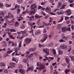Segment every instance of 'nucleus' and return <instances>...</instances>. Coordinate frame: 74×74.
<instances>
[{"mask_svg":"<svg viewBox=\"0 0 74 74\" xmlns=\"http://www.w3.org/2000/svg\"><path fill=\"white\" fill-rule=\"evenodd\" d=\"M20 27L21 29H24L25 27V26L24 25L22 24L21 25Z\"/></svg>","mask_w":74,"mask_h":74,"instance_id":"nucleus-34","label":"nucleus"},{"mask_svg":"<svg viewBox=\"0 0 74 74\" xmlns=\"http://www.w3.org/2000/svg\"><path fill=\"white\" fill-rule=\"evenodd\" d=\"M10 65L11 66H12V67H16V64L12 62L10 63Z\"/></svg>","mask_w":74,"mask_h":74,"instance_id":"nucleus-13","label":"nucleus"},{"mask_svg":"<svg viewBox=\"0 0 74 74\" xmlns=\"http://www.w3.org/2000/svg\"><path fill=\"white\" fill-rule=\"evenodd\" d=\"M37 24L38 25H41V23L40 22V21H37Z\"/></svg>","mask_w":74,"mask_h":74,"instance_id":"nucleus-55","label":"nucleus"},{"mask_svg":"<svg viewBox=\"0 0 74 74\" xmlns=\"http://www.w3.org/2000/svg\"><path fill=\"white\" fill-rule=\"evenodd\" d=\"M10 31V29L9 28H6L5 29V32H8Z\"/></svg>","mask_w":74,"mask_h":74,"instance_id":"nucleus-61","label":"nucleus"},{"mask_svg":"<svg viewBox=\"0 0 74 74\" xmlns=\"http://www.w3.org/2000/svg\"><path fill=\"white\" fill-rule=\"evenodd\" d=\"M32 52L35 51L36 49V48H34V47H32Z\"/></svg>","mask_w":74,"mask_h":74,"instance_id":"nucleus-62","label":"nucleus"},{"mask_svg":"<svg viewBox=\"0 0 74 74\" xmlns=\"http://www.w3.org/2000/svg\"><path fill=\"white\" fill-rule=\"evenodd\" d=\"M65 14L66 15H70L71 14V10L70 9H68L65 12Z\"/></svg>","mask_w":74,"mask_h":74,"instance_id":"nucleus-12","label":"nucleus"},{"mask_svg":"<svg viewBox=\"0 0 74 74\" xmlns=\"http://www.w3.org/2000/svg\"><path fill=\"white\" fill-rule=\"evenodd\" d=\"M25 42L27 45H29L32 42V39L30 38H26L25 39Z\"/></svg>","mask_w":74,"mask_h":74,"instance_id":"nucleus-5","label":"nucleus"},{"mask_svg":"<svg viewBox=\"0 0 74 74\" xmlns=\"http://www.w3.org/2000/svg\"><path fill=\"white\" fill-rule=\"evenodd\" d=\"M41 63L40 62H37V67H40V65H41Z\"/></svg>","mask_w":74,"mask_h":74,"instance_id":"nucleus-38","label":"nucleus"},{"mask_svg":"<svg viewBox=\"0 0 74 74\" xmlns=\"http://www.w3.org/2000/svg\"><path fill=\"white\" fill-rule=\"evenodd\" d=\"M61 65H62V66H63L64 67H66V66H67V64L65 63H62Z\"/></svg>","mask_w":74,"mask_h":74,"instance_id":"nucleus-39","label":"nucleus"},{"mask_svg":"<svg viewBox=\"0 0 74 74\" xmlns=\"http://www.w3.org/2000/svg\"><path fill=\"white\" fill-rule=\"evenodd\" d=\"M53 34H54V32H53V31H52L51 32L50 35L53 36Z\"/></svg>","mask_w":74,"mask_h":74,"instance_id":"nucleus-58","label":"nucleus"},{"mask_svg":"<svg viewBox=\"0 0 74 74\" xmlns=\"http://www.w3.org/2000/svg\"><path fill=\"white\" fill-rule=\"evenodd\" d=\"M67 19H69V17L68 16H65V21H67Z\"/></svg>","mask_w":74,"mask_h":74,"instance_id":"nucleus-53","label":"nucleus"},{"mask_svg":"<svg viewBox=\"0 0 74 74\" xmlns=\"http://www.w3.org/2000/svg\"><path fill=\"white\" fill-rule=\"evenodd\" d=\"M19 23L18 22L16 21L15 22V27H18L19 26Z\"/></svg>","mask_w":74,"mask_h":74,"instance_id":"nucleus-29","label":"nucleus"},{"mask_svg":"<svg viewBox=\"0 0 74 74\" xmlns=\"http://www.w3.org/2000/svg\"><path fill=\"white\" fill-rule=\"evenodd\" d=\"M71 61H74V56H73L72 59H71Z\"/></svg>","mask_w":74,"mask_h":74,"instance_id":"nucleus-64","label":"nucleus"},{"mask_svg":"<svg viewBox=\"0 0 74 74\" xmlns=\"http://www.w3.org/2000/svg\"><path fill=\"white\" fill-rule=\"evenodd\" d=\"M45 11L46 12H48L49 14L51 13V9L50 6H47L45 9Z\"/></svg>","mask_w":74,"mask_h":74,"instance_id":"nucleus-8","label":"nucleus"},{"mask_svg":"<svg viewBox=\"0 0 74 74\" xmlns=\"http://www.w3.org/2000/svg\"><path fill=\"white\" fill-rule=\"evenodd\" d=\"M47 37H48V35L47 34H45L43 35V40H40L41 42H44L47 40Z\"/></svg>","mask_w":74,"mask_h":74,"instance_id":"nucleus-9","label":"nucleus"},{"mask_svg":"<svg viewBox=\"0 0 74 74\" xmlns=\"http://www.w3.org/2000/svg\"><path fill=\"white\" fill-rule=\"evenodd\" d=\"M66 31H69V32H71V27H68L67 28H66Z\"/></svg>","mask_w":74,"mask_h":74,"instance_id":"nucleus-25","label":"nucleus"},{"mask_svg":"<svg viewBox=\"0 0 74 74\" xmlns=\"http://www.w3.org/2000/svg\"><path fill=\"white\" fill-rule=\"evenodd\" d=\"M34 68V67L33 66H30V67H28V69L27 70V71L28 72L29 70H33Z\"/></svg>","mask_w":74,"mask_h":74,"instance_id":"nucleus-17","label":"nucleus"},{"mask_svg":"<svg viewBox=\"0 0 74 74\" xmlns=\"http://www.w3.org/2000/svg\"><path fill=\"white\" fill-rule=\"evenodd\" d=\"M68 49H69L68 50V52H70V51H71V46H69L68 47Z\"/></svg>","mask_w":74,"mask_h":74,"instance_id":"nucleus-28","label":"nucleus"},{"mask_svg":"<svg viewBox=\"0 0 74 74\" xmlns=\"http://www.w3.org/2000/svg\"><path fill=\"white\" fill-rule=\"evenodd\" d=\"M58 29L59 30L60 29H61V27L60 25H58V27H57Z\"/></svg>","mask_w":74,"mask_h":74,"instance_id":"nucleus-45","label":"nucleus"},{"mask_svg":"<svg viewBox=\"0 0 74 74\" xmlns=\"http://www.w3.org/2000/svg\"><path fill=\"white\" fill-rule=\"evenodd\" d=\"M62 32H66L67 31L66 28L65 27H62Z\"/></svg>","mask_w":74,"mask_h":74,"instance_id":"nucleus-20","label":"nucleus"},{"mask_svg":"<svg viewBox=\"0 0 74 74\" xmlns=\"http://www.w3.org/2000/svg\"><path fill=\"white\" fill-rule=\"evenodd\" d=\"M30 8L32 10L31 12H28L29 15H32L33 14H34L36 12V10H37V5L36 4H32L30 6Z\"/></svg>","mask_w":74,"mask_h":74,"instance_id":"nucleus-1","label":"nucleus"},{"mask_svg":"<svg viewBox=\"0 0 74 74\" xmlns=\"http://www.w3.org/2000/svg\"><path fill=\"white\" fill-rule=\"evenodd\" d=\"M9 36L10 37V38H12V39H14L15 38L12 36L11 35H10Z\"/></svg>","mask_w":74,"mask_h":74,"instance_id":"nucleus-54","label":"nucleus"},{"mask_svg":"<svg viewBox=\"0 0 74 74\" xmlns=\"http://www.w3.org/2000/svg\"><path fill=\"white\" fill-rule=\"evenodd\" d=\"M26 57L27 59H30V56L29 55H27L26 56Z\"/></svg>","mask_w":74,"mask_h":74,"instance_id":"nucleus-52","label":"nucleus"},{"mask_svg":"<svg viewBox=\"0 0 74 74\" xmlns=\"http://www.w3.org/2000/svg\"><path fill=\"white\" fill-rule=\"evenodd\" d=\"M23 17H19L18 19V21H21V20H23Z\"/></svg>","mask_w":74,"mask_h":74,"instance_id":"nucleus-37","label":"nucleus"},{"mask_svg":"<svg viewBox=\"0 0 74 74\" xmlns=\"http://www.w3.org/2000/svg\"><path fill=\"white\" fill-rule=\"evenodd\" d=\"M71 28L72 29V30H74V26L73 25H72L71 26Z\"/></svg>","mask_w":74,"mask_h":74,"instance_id":"nucleus-59","label":"nucleus"},{"mask_svg":"<svg viewBox=\"0 0 74 74\" xmlns=\"http://www.w3.org/2000/svg\"><path fill=\"white\" fill-rule=\"evenodd\" d=\"M43 52L44 53H46V55L47 56L49 55V49L48 48H46L45 49H43Z\"/></svg>","mask_w":74,"mask_h":74,"instance_id":"nucleus-6","label":"nucleus"},{"mask_svg":"<svg viewBox=\"0 0 74 74\" xmlns=\"http://www.w3.org/2000/svg\"><path fill=\"white\" fill-rule=\"evenodd\" d=\"M61 36L62 37V39H64V40H66V41H68V39H70V37L69 36H64V34L63 33L61 34Z\"/></svg>","mask_w":74,"mask_h":74,"instance_id":"nucleus-4","label":"nucleus"},{"mask_svg":"<svg viewBox=\"0 0 74 74\" xmlns=\"http://www.w3.org/2000/svg\"><path fill=\"white\" fill-rule=\"evenodd\" d=\"M14 18V15L12 14H11L10 16H9V18L11 19H12V18Z\"/></svg>","mask_w":74,"mask_h":74,"instance_id":"nucleus-31","label":"nucleus"},{"mask_svg":"<svg viewBox=\"0 0 74 74\" xmlns=\"http://www.w3.org/2000/svg\"><path fill=\"white\" fill-rule=\"evenodd\" d=\"M17 13L18 14H19V12H21V9H17Z\"/></svg>","mask_w":74,"mask_h":74,"instance_id":"nucleus-43","label":"nucleus"},{"mask_svg":"<svg viewBox=\"0 0 74 74\" xmlns=\"http://www.w3.org/2000/svg\"><path fill=\"white\" fill-rule=\"evenodd\" d=\"M12 61L13 62H15L16 63H18V59H16L14 57H12Z\"/></svg>","mask_w":74,"mask_h":74,"instance_id":"nucleus-14","label":"nucleus"},{"mask_svg":"<svg viewBox=\"0 0 74 74\" xmlns=\"http://www.w3.org/2000/svg\"><path fill=\"white\" fill-rule=\"evenodd\" d=\"M66 62L68 64L70 63V59L69 58H65Z\"/></svg>","mask_w":74,"mask_h":74,"instance_id":"nucleus-23","label":"nucleus"},{"mask_svg":"<svg viewBox=\"0 0 74 74\" xmlns=\"http://www.w3.org/2000/svg\"><path fill=\"white\" fill-rule=\"evenodd\" d=\"M65 8V5H62V7L60 8V9L61 10L62 9H64Z\"/></svg>","mask_w":74,"mask_h":74,"instance_id":"nucleus-49","label":"nucleus"},{"mask_svg":"<svg viewBox=\"0 0 74 74\" xmlns=\"http://www.w3.org/2000/svg\"><path fill=\"white\" fill-rule=\"evenodd\" d=\"M28 23L29 24V26H30L31 27H32V23L31 21H29L28 22Z\"/></svg>","mask_w":74,"mask_h":74,"instance_id":"nucleus-33","label":"nucleus"},{"mask_svg":"<svg viewBox=\"0 0 74 74\" xmlns=\"http://www.w3.org/2000/svg\"><path fill=\"white\" fill-rule=\"evenodd\" d=\"M64 19V17L63 16H62L60 20L58 21V22L59 23L60 22H62L63 21Z\"/></svg>","mask_w":74,"mask_h":74,"instance_id":"nucleus-22","label":"nucleus"},{"mask_svg":"<svg viewBox=\"0 0 74 74\" xmlns=\"http://www.w3.org/2000/svg\"><path fill=\"white\" fill-rule=\"evenodd\" d=\"M23 62L24 63H29V60L27 59V58H24L23 60Z\"/></svg>","mask_w":74,"mask_h":74,"instance_id":"nucleus-16","label":"nucleus"},{"mask_svg":"<svg viewBox=\"0 0 74 74\" xmlns=\"http://www.w3.org/2000/svg\"><path fill=\"white\" fill-rule=\"evenodd\" d=\"M21 46H22V42H20L19 44L18 47H19V48H20L21 47Z\"/></svg>","mask_w":74,"mask_h":74,"instance_id":"nucleus-47","label":"nucleus"},{"mask_svg":"<svg viewBox=\"0 0 74 74\" xmlns=\"http://www.w3.org/2000/svg\"><path fill=\"white\" fill-rule=\"evenodd\" d=\"M4 7V5L3 4L2 2H0V8H3Z\"/></svg>","mask_w":74,"mask_h":74,"instance_id":"nucleus-36","label":"nucleus"},{"mask_svg":"<svg viewBox=\"0 0 74 74\" xmlns=\"http://www.w3.org/2000/svg\"><path fill=\"white\" fill-rule=\"evenodd\" d=\"M14 21H15V18H13L12 20L11 21L10 23H12L11 24H10L11 25H12L14 23Z\"/></svg>","mask_w":74,"mask_h":74,"instance_id":"nucleus-26","label":"nucleus"},{"mask_svg":"<svg viewBox=\"0 0 74 74\" xmlns=\"http://www.w3.org/2000/svg\"><path fill=\"white\" fill-rule=\"evenodd\" d=\"M1 44L3 47H5L7 43L6 42H5V41H3L1 42Z\"/></svg>","mask_w":74,"mask_h":74,"instance_id":"nucleus-21","label":"nucleus"},{"mask_svg":"<svg viewBox=\"0 0 74 74\" xmlns=\"http://www.w3.org/2000/svg\"><path fill=\"white\" fill-rule=\"evenodd\" d=\"M35 18L38 19L39 18V15L37 14L35 15Z\"/></svg>","mask_w":74,"mask_h":74,"instance_id":"nucleus-35","label":"nucleus"},{"mask_svg":"<svg viewBox=\"0 0 74 74\" xmlns=\"http://www.w3.org/2000/svg\"><path fill=\"white\" fill-rule=\"evenodd\" d=\"M47 32V30H46V28H44L43 29V33H45Z\"/></svg>","mask_w":74,"mask_h":74,"instance_id":"nucleus-46","label":"nucleus"},{"mask_svg":"<svg viewBox=\"0 0 74 74\" xmlns=\"http://www.w3.org/2000/svg\"><path fill=\"white\" fill-rule=\"evenodd\" d=\"M60 47L62 49H66L67 48V45L62 44L60 46Z\"/></svg>","mask_w":74,"mask_h":74,"instance_id":"nucleus-11","label":"nucleus"},{"mask_svg":"<svg viewBox=\"0 0 74 74\" xmlns=\"http://www.w3.org/2000/svg\"><path fill=\"white\" fill-rule=\"evenodd\" d=\"M53 45V43H52L48 45V47H52Z\"/></svg>","mask_w":74,"mask_h":74,"instance_id":"nucleus-40","label":"nucleus"},{"mask_svg":"<svg viewBox=\"0 0 74 74\" xmlns=\"http://www.w3.org/2000/svg\"><path fill=\"white\" fill-rule=\"evenodd\" d=\"M45 69L44 66L42 65L40 66V67L39 68V70H42V69Z\"/></svg>","mask_w":74,"mask_h":74,"instance_id":"nucleus-24","label":"nucleus"},{"mask_svg":"<svg viewBox=\"0 0 74 74\" xmlns=\"http://www.w3.org/2000/svg\"><path fill=\"white\" fill-rule=\"evenodd\" d=\"M46 23L44 22H42V26H46Z\"/></svg>","mask_w":74,"mask_h":74,"instance_id":"nucleus-50","label":"nucleus"},{"mask_svg":"<svg viewBox=\"0 0 74 74\" xmlns=\"http://www.w3.org/2000/svg\"><path fill=\"white\" fill-rule=\"evenodd\" d=\"M10 32H16L15 30L13 29H10Z\"/></svg>","mask_w":74,"mask_h":74,"instance_id":"nucleus-41","label":"nucleus"},{"mask_svg":"<svg viewBox=\"0 0 74 74\" xmlns=\"http://www.w3.org/2000/svg\"><path fill=\"white\" fill-rule=\"evenodd\" d=\"M44 27H45V26H44V25H41L38 27V28H44Z\"/></svg>","mask_w":74,"mask_h":74,"instance_id":"nucleus-51","label":"nucleus"},{"mask_svg":"<svg viewBox=\"0 0 74 74\" xmlns=\"http://www.w3.org/2000/svg\"><path fill=\"white\" fill-rule=\"evenodd\" d=\"M5 6L6 7H10L11 6V4L9 5L8 4H5Z\"/></svg>","mask_w":74,"mask_h":74,"instance_id":"nucleus-42","label":"nucleus"},{"mask_svg":"<svg viewBox=\"0 0 74 74\" xmlns=\"http://www.w3.org/2000/svg\"><path fill=\"white\" fill-rule=\"evenodd\" d=\"M8 18H9V17L8 16H6L4 17L5 19H8Z\"/></svg>","mask_w":74,"mask_h":74,"instance_id":"nucleus-56","label":"nucleus"},{"mask_svg":"<svg viewBox=\"0 0 74 74\" xmlns=\"http://www.w3.org/2000/svg\"><path fill=\"white\" fill-rule=\"evenodd\" d=\"M33 49V47L32 48H29V51H30V52H32V49Z\"/></svg>","mask_w":74,"mask_h":74,"instance_id":"nucleus-57","label":"nucleus"},{"mask_svg":"<svg viewBox=\"0 0 74 74\" xmlns=\"http://www.w3.org/2000/svg\"><path fill=\"white\" fill-rule=\"evenodd\" d=\"M29 13V10H28V9H27L25 12L24 11L22 12V14H25V13Z\"/></svg>","mask_w":74,"mask_h":74,"instance_id":"nucleus-30","label":"nucleus"},{"mask_svg":"<svg viewBox=\"0 0 74 74\" xmlns=\"http://www.w3.org/2000/svg\"><path fill=\"white\" fill-rule=\"evenodd\" d=\"M19 71L20 73H21L22 74H25V70L24 69H19Z\"/></svg>","mask_w":74,"mask_h":74,"instance_id":"nucleus-15","label":"nucleus"},{"mask_svg":"<svg viewBox=\"0 0 74 74\" xmlns=\"http://www.w3.org/2000/svg\"><path fill=\"white\" fill-rule=\"evenodd\" d=\"M40 31H37L35 33L36 35H40Z\"/></svg>","mask_w":74,"mask_h":74,"instance_id":"nucleus-27","label":"nucleus"},{"mask_svg":"<svg viewBox=\"0 0 74 74\" xmlns=\"http://www.w3.org/2000/svg\"><path fill=\"white\" fill-rule=\"evenodd\" d=\"M17 33L19 35L22 34V38H24L25 36H27L28 34H26V30H25L23 31H22L21 32H18Z\"/></svg>","mask_w":74,"mask_h":74,"instance_id":"nucleus-2","label":"nucleus"},{"mask_svg":"<svg viewBox=\"0 0 74 74\" xmlns=\"http://www.w3.org/2000/svg\"><path fill=\"white\" fill-rule=\"evenodd\" d=\"M0 66H1V67L3 68V67H5V64L4 63V62H2L0 64Z\"/></svg>","mask_w":74,"mask_h":74,"instance_id":"nucleus-18","label":"nucleus"},{"mask_svg":"<svg viewBox=\"0 0 74 74\" xmlns=\"http://www.w3.org/2000/svg\"><path fill=\"white\" fill-rule=\"evenodd\" d=\"M49 38L51 39V38H52L53 37V36L52 35H50L49 36Z\"/></svg>","mask_w":74,"mask_h":74,"instance_id":"nucleus-60","label":"nucleus"},{"mask_svg":"<svg viewBox=\"0 0 74 74\" xmlns=\"http://www.w3.org/2000/svg\"><path fill=\"white\" fill-rule=\"evenodd\" d=\"M18 69H22V65H19L18 66Z\"/></svg>","mask_w":74,"mask_h":74,"instance_id":"nucleus-48","label":"nucleus"},{"mask_svg":"<svg viewBox=\"0 0 74 74\" xmlns=\"http://www.w3.org/2000/svg\"><path fill=\"white\" fill-rule=\"evenodd\" d=\"M33 2H34L33 1V0L30 1L28 2V4H32L33 3Z\"/></svg>","mask_w":74,"mask_h":74,"instance_id":"nucleus-44","label":"nucleus"},{"mask_svg":"<svg viewBox=\"0 0 74 74\" xmlns=\"http://www.w3.org/2000/svg\"><path fill=\"white\" fill-rule=\"evenodd\" d=\"M7 13V11L5 10H3L0 12V18H2L4 16V15Z\"/></svg>","mask_w":74,"mask_h":74,"instance_id":"nucleus-3","label":"nucleus"},{"mask_svg":"<svg viewBox=\"0 0 74 74\" xmlns=\"http://www.w3.org/2000/svg\"><path fill=\"white\" fill-rule=\"evenodd\" d=\"M57 14H58V15H61V14H63L64 13V12L63 10H62L60 12H57Z\"/></svg>","mask_w":74,"mask_h":74,"instance_id":"nucleus-19","label":"nucleus"},{"mask_svg":"<svg viewBox=\"0 0 74 74\" xmlns=\"http://www.w3.org/2000/svg\"><path fill=\"white\" fill-rule=\"evenodd\" d=\"M13 52V50H10L9 51H8L6 52V53H4L3 55V57L4 58H5V57H6V56H8V54H10L11 53H12Z\"/></svg>","mask_w":74,"mask_h":74,"instance_id":"nucleus-7","label":"nucleus"},{"mask_svg":"<svg viewBox=\"0 0 74 74\" xmlns=\"http://www.w3.org/2000/svg\"><path fill=\"white\" fill-rule=\"evenodd\" d=\"M58 5H60V6H61L62 5V2H58Z\"/></svg>","mask_w":74,"mask_h":74,"instance_id":"nucleus-63","label":"nucleus"},{"mask_svg":"<svg viewBox=\"0 0 74 74\" xmlns=\"http://www.w3.org/2000/svg\"><path fill=\"white\" fill-rule=\"evenodd\" d=\"M58 52L59 55H62L63 54V51L60 50H58Z\"/></svg>","mask_w":74,"mask_h":74,"instance_id":"nucleus-32","label":"nucleus"},{"mask_svg":"<svg viewBox=\"0 0 74 74\" xmlns=\"http://www.w3.org/2000/svg\"><path fill=\"white\" fill-rule=\"evenodd\" d=\"M52 53L54 55V56L55 58H57L58 57L56 56V51L55 49H52Z\"/></svg>","mask_w":74,"mask_h":74,"instance_id":"nucleus-10","label":"nucleus"}]
</instances>
